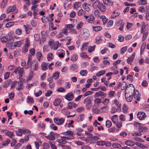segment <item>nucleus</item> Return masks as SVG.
<instances>
[{
    "instance_id": "57",
    "label": "nucleus",
    "mask_w": 149,
    "mask_h": 149,
    "mask_svg": "<svg viewBox=\"0 0 149 149\" xmlns=\"http://www.w3.org/2000/svg\"><path fill=\"white\" fill-rule=\"evenodd\" d=\"M85 11L82 9H81L78 12V15H81L83 14H85Z\"/></svg>"
},
{
    "instance_id": "15",
    "label": "nucleus",
    "mask_w": 149,
    "mask_h": 149,
    "mask_svg": "<svg viewBox=\"0 0 149 149\" xmlns=\"http://www.w3.org/2000/svg\"><path fill=\"white\" fill-rule=\"evenodd\" d=\"M98 9L101 12H104L106 11V7L102 3H101Z\"/></svg>"
},
{
    "instance_id": "25",
    "label": "nucleus",
    "mask_w": 149,
    "mask_h": 149,
    "mask_svg": "<svg viewBox=\"0 0 149 149\" xmlns=\"http://www.w3.org/2000/svg\"><path fill=\"white\" fill-rule=\"evenodd\" d=\"M46 33L44 31H42L41 32V39L43 42H44L45 40L46 36L45 34Z\"/></svg>"
},
{
    "instance_id": "3",
    "label": "nucleus",
    "mask_w": 149,
    "mask_h": 149,
    "mask_svg": "<svg viewBox=\"0 0 149 149\" xmlns=\"http://www.w3.org/2000/svg\"><path fill=\"white\" fill-rule=\"evenodd\" d=\"M65 120V119L63 118H55L54 119V121L56 124L58 125H62Z\"/></svg>"
},
{
    "instance_id": "45",
    "label": "nucleus",
    "mask_w": 149,
    "mask_h": 149,
    "mask_svg": "<svg viewBox=\"0 0 149 149\" xmlns=\"http://www.w3.org/2000/svg\"><path fill=\"white\" fill-rule=\"evenodd\" d=\"M94 19V16H91L88 19V21L89 23H92L93 22Z\"/></svg>"
},
{
    "instance_id": "60",
    "label": "nucleus",
    "mask_w": 149,
    "mask_h": 149,
    "mask_svg": "<svg viewBox=\"0 0 149 149\" xmlns=\"http://www.w3.org/2000/svg\"><path fill=\"white\" fill-rule=\"evenodd\" d=\"M127 84L125 82H123L121 84V88L122 90H123L125 89Z\"/></svg>"
},
{
    "instance_id": "44",
    "label": "nucleus",
    "mask_w": 149,
    "mask_h": 149,
    "mask_svg": "<svg viewBox=\"0 0 149 149\" xmlns=\"http://www.w3.org/2000/svg\"><path fill=\"white\" fill-rule=\"evenodd\" d=\"M45 137L46 139L50 141H54L55 140V138L53 137V136H52L50 135L46 136Z\"/></svg>"
},
{
    "instance_id": "31",
    "label": "nucleus",
    "mask_w": 149,
    "mask_h": 149,
    "mask_svg": "<svg viewBox=\"0 0 149 149\" xmlns=\"http://www.w3.org/2000/svg\"><path fill=\"white\" fill-rule=\"evenodd\" d=\"M54 142H50L49 143L50 144V146L52 149H56L57 148L55 144H54Z\"/></svg>"
},
{
    "instance_id": "55",
    "label": "nucleus",
    "mask_w": 149,
    "mask_h": 149,
    "mask_svg": "<svg viewBox=\"0 0 149 149\" xmlns=\"http://www.w3.org/2000/svg\"><path fill=\"white\" fill-rule=\"evenodd\" d=\"M57 91L59 92H63L65 91V88L63 87H59L58 88Z\"/></svg>"
},
{
    "instance_id": "9",
    "label": "nucleus",
    "mask_w": 149,
    "mask_h": 149,
    "mask_svg": "<svg viewBox=\"0 0 149 149\" xmlns=\"http://www.w3.org/2000/svg\"><path fill=\"white\" fill-rule=\"evenodd\" d=\"M133 95H129L127 93H125V99L127 101L129 102H131L133 98Z\"/></svg>"
},
{
    "instance_id": "63",
    "label": "nucleus",
    "mask_w": 149,
    "mask_h": 149,
    "mask_svg": "<svg viewBox=\"0 0 149 149\" xmlns=\"http://www.w3.org/2000/svg\"><path fill=\"white\" fill-rule=\"evenodd\" d=\"M52 93V91H51L48 90L47 91V92L45 93V95L46 97H49L51 95Z\"/></svg>"
},
{
    "instance_id": "37",
    "label": "nucleus",
    "mask_w": 149,
    "mask_h": 149,
    "mask_svg": "<svg viewBox=\"0 0 149 149\" xmlns=\"http://www.w3.org/2000/svg\"><path fill=\"white\" fill-rule=\"evenodd\" d=\"M93 29L95 31H98L102 29V28L101 26H93Z\"/></svg>"
},
{
    "instance_id": "32",
    "label": "nucleus",
    "mask_w": 149,
    "mask_h": 149,
    "mask_svg": "<svg viewBox=\"0 0 149 149\" xmlns=\"http://www.w3.org/2000/svg\"><path fill=\"white\" fill-rule=\"evenodd\" d=\"M78 59L77 55L76 54L72 55L71 58V60L72 61H74L77 60Z\"/></svg>"
},
{
    "instance_id": "22",
    "label": "nucleus",
    "mask_w": 149,
    "mask_h": 149,
    "mask_svg": "<svg viewBox=\"0 0 149 149\" xmlns=\"http://www.w3.org/2000/svg\"><path fill=\"white\" fill-rule=\"evenodd\" d=\"M22 44V42L21 41H17L14 43V46L15 47H19Z\"/></svg>"
},
{
    "instance_id": "47",
    "label": "nucleus",
    "mask_w": 149,
    "mask_h": 149,
    "mask_svg": "<svg viewBox=\"0 0 149 149\" xmlns=\"http://www.w3.org/2000/svg\"><path fill=\"white\" fill-rule=\"evenodd\" d=\"M54 42L52 40H49L48 42V45L49 46L51 49H53V47L52 46L53 45H55L54 44Z\"/></svg>"
},
{
    "instance_id": "34",
    "label": "nucleus",
    "mask_w": 149,
    "mask_h": 149,
    "mask_svg": "<svg viewBox=\"0 0 149 149\" xmlns=\"http://www.w3.org/2000/svg\"><path fill=\"white\" fill-rule=\"evenodd\" d=\"M17 22H12L7 23L6 25V28H8L13 25L15 23H17Z\"/></svg>"
},
{
    "instance_id": "21",
    "label": "nucleus",
    "mask_w": 149,
    "mask_h": 149,
    "mask_svg": "<svg viewBox=\"0 0 149 149\" xmlns=\"http://www.w3.org/2000/svg\"><path fill=\"white\" fill-rule=\"evenodd\" d=\"M83 8L87 11H89L90 10V9L87 6V4L86 3H84L82 5Z\"/></svg>"
},
{
    "instance_id": "14",
    "label": "nucleus",
    "mask_w": 149,
    "mask_h": 149,
    "mask_svg": "<svg viewBox=\"0 0 149 149\" xmlns=\"http://www.w3.org/2000/svg\"><path fill=\"white\" fill-rule=\"evenodd\" d=\"M135 55V53H134L131 57H128L127 59V62L128 63L131 64V63H132L133 60Z\"/></svg>"
},
{
    "instance_id": "23",
    "label": "nucleus",
    "mask_w": 149,
    "mask_h": 149,
    "mask_svg": "<svg viewBox=\"0 0 149 149\" xmlns=\"http://www.w3.org/2000/svg\"><path fill=\"white\" fill-rule=\"evenodd\" d=\"M105 72L106 71L105 70H101L99 71L96 74V76L97 77H100L104 74Z\"/></svg>"
},
{
    "instance_id": "19",
    "label": "nucleus",
    "mask_w": 149,
    "mask_h": 149,
    "mask_svg": "<svg viewBox=\"0 0 149 149\" xmlns=\"http://www.w3.org/2000/svg\"><path fill=\"white\" fill-rule=\"evenodd\" d=\"M100 18L102 19L103 24H105L107 22V19L104 15H101L100 16Z\"/></svg>"
},
{
    "instance_id": "18",
    "label": "nucleus",
    "mask_w": 149,
    "mask_h": 149,
    "mask_svg": "<svg viewBox=\"0 0 149 149\" xmlns=\"http://www.w3.org/2000/svg\"><path fill=\"white\" fill-rule=\"evenodd\" d=\"M91 99L90 97H87L85 99L84 103L85 104H91Z\"/></svg>"
},
{
    "instance_id": "5",
    "label": "nucleus",
    "mask_w": 149,
    "mask_h": 149,
    "mask_svg": "<svg viewBox=\"0 0 149 149\" xmlns=\"http://www.w3.org/2000/svg\"><path fill=\"white\" fill-rule=\"evenodd\" d=\"M83 33L81 34L84 39H86L88 38L89 36V31L85 29L83 31Z\"/></svg>"
},
{
    "instance_id": "46",
    "label": "nucleus",
    "mask_w": 149,
    "mask_h": 149,
    "mask_svg": "<svg viewBox=\"0 0 149 149\" xmlns=\"http://www.w3.org/2000/svg\"><path fill=\"white\" fill-rule=\"evenodd\" d=\"M127 49V47H124L122 48L120 50L121 54H124L125 52L126 51Z\"/></svg>"
},
{
    "instance_id": "28",
    "label": "nucleus",
    "mask_w": 149,
    "mask_h": 149,
    "mask_svg": "<svg viewBox=\"0 0 149 149\" xmlns=\"http://www.w3.org/2000/svg\"><path fill=\"white\" fill-rule=\"evenodd\" d=\"M27 102L28 103H33L34 102V100L33 98L30 96H28L27 97Z\"/></svg>"
},
{
    "instance_id": "13",
    "label": "nucleus",
    "mask_w": 149,
    "mask_h": 149,
    "mask_svg": "<svg viewBox=\"0 0 149 149\" xmlns=\"http://www.w3.org/2000/svg\"><path fill=\"white\" fill-rule=\"evenodd\" d=\"M49 63L46 62L42 63L41 65V67L43 70H47V67L48 66Z\"/></svg>"
},
{
    "instance_id": "53",
    "label": "nucleus",
    "mask_w": 149,
    "mask_h": 149,
    "mask_svg": "<svg viewBox=\"0 0 149 149\" xmlns=\"http://www.w3.org/2000/svg\"><path fill=\"white\" fill-rule=\"evenodd\" d=\"M105 142L103 141H100L97 142V144L99 146H104L105 144Z\"/></svg>"
},
{
    "instance_id": "11",
    "label": "nucleus",
    "mask_w": 149,
    "mask_h": 149,
    "mask_svg": "<svg viewBox=\"0 0 149 149\" xmlns=\"http://www.w3.org/2000/svg\"><path fill=\"white\" fill-rule=\"evenodd\" d=\"M101 3H100V1L99 0L96 1L92 5V6L93 8L95 9L99 8L100 6Z\"/></svg>"
},
{
    "instance_id": "39",
    "label": "nucleus",
    "mask_w": 149,
    "mask_h": 149,
    "mask_svg": "<svg viewBox=\"0 0 149 149\" xmlns=\"http://www.w3.org/2000/svg\"><path fill=\"white\" fill-rule=\"evenodd\" d=\"M57 142L63 144H65L67 143V141H66L63 138L61 139H58Z\"/></svg>"
},
{
    "instance_id": "26",
    "label": "nucleus",
    "mask_w": 149,
    "mask_h": 149,
    "mask_svg": "<svg viewBox=\"0 0 149 149\" xmlns=\"http://www.w3.org/2000/svg\"><path fill=\"white\" fill-rule=\"evenodd\" d=\"M10 139H7L6 141L4 142H3L2 143V144L3 146H6L10 143Z\"/></svg>"
},
{
    "instance_id": "20",
    "label": "nucleus",
    "mask_w": 149,
    "mask_h": 149,
    "mask_svg": "<svg viewBox=\"0 0 149 149\" xmlns=\"http://www.w3.org/2000/svg\"><path fill=\"white\" fill-rule=\"evenodd\" d=\"M59 72H56L53 74L52 76V77L56 80L59 78Z\"/></svg>"
},
{
    "instance_id": "50",
    "label": "nucleus",
    "mask_w": 149,
    "mask_h": 149,
    "mask_svg": "<svg viewBox=\"0 0 149 149\" xmlns=\"http://www.w3.org/2000/svg\"><path fill=\"white\" fill-rule=\"evenodd\" d=\"M81 3L80 2H76L74 4V7L73 8L77 9L79 7L78 5L79 4H81Z\"/></svg>"
},
{
    "instance_id": "41",
    "label": "nucleus",
    "mask_w": 149,
    "mask_h": 149,
    "mask_svg": "<svg viewBox=\"0 0 149 149\" xmlns=\"http://www.w3.org/2000/svg\"><path fill=\"white\" fill-rule=\"evenodd\" d=\"M11 81H12L11 79L8 80L5 82V84L3 85V87L6 88Z\"/></svg>"
},
{
    "instance_id": "42",
    "label": "nucleus",
    "mask_w": 149,
    "mask_h": 149,
    "mask_svg": "<svg viewBox=\"0 0 149 149\" xmlns=\"http://www.w3.org/2000/svg\"><path fill=\"white\" fill-rule=\"evenodd\" d=\"M6 46L7 47L11 49H13V47H14L13 44L10 43H8L6 45Z\"/></svg>"
},
{
    "instance_id": "51",
    "label": "nucleus",
    "mask_w": 149,
    "mask_h": 149,
    "mask_svg": "<svg viewBox=\"0 0 149 149\" xmlns=\"http://www.w3.org/2000/svg\"><path fill=\"white\" fill-rule=\"evenodd\" d=\"M50 128L54 130H57L58 129V127L54 124H52L50 125Z\"/></svg>"
},
{
    "instance_id": "49",
    "label": "nucleus",
    "mask_w": 149,
    "mask_h": 149,
    "mask_svg": "<svg viewBox=\"0 0 149 149\" xmlns=\"http://www.w3.org/2000/svg\"><path fill=\"white\" fill-rule=\"evenodd\" d=\"M70 68L72 70L76 69L77 68V65L76 64H73L70 66Z\"/></svg>"
},
{
    "instance_id": "38",
    "label": "nucleus",
    "mask_w": 149,
    "mask_h": 149,
    "mask_svg": "<svg viewBox=\"0 0 149 149\" xmlns=\"http://www.w3.org/2000/svg\"><path fill=\"white\" fill-rule=\"evenodd\" d=\"M58 43V41H57L54 42V44H55V45H53L52 46L53 47V49H52L53 50H56L58 48V45H57V44Z\"/></svg>"
},
{
    "instance_id": "59",
    "label": "nucleus",
    "mask_w": 149,
    "mask_h": 149,
    "mask_svg": "<svg viewBox=\"0 0 149 149\" xmlns=\"http://www.w3.org/2000/svg\"><path fill=\"white\" fill-rule=\"evenodd\" d=\"M112 123L109 120H107L106 122V126L108 127H109L112 125Z\"/></svg>"
},
{
    "instance_id": "8",
    "label": "nucleus",
    "mask_w": 149,
    "mask_h": 149,
    "mask_svg": "<svg viewBox=\"0 0 149 149\" xmlns=\"http://www.w3.org/2000/svg\"><path fill=\"white\" fill-rule=\"evenodd\" d=\"M65 98L68 101H70L74 98V95L72 93H68L65 96Z\"/></svg>"
},
{
    "instance_id": "7",
    "label": "nucleus",
    "mask_w": 149,
    "mask_h": 149,
    "mask_svg": "<svg viewBox=\"0 0 149 149\" xmlns=\"http://www.w3.org/2000/svg\"><path fill=\"white\" fill-rule=\"evenodd\" d=\"M140 95L139 91L137 90H136L134 91V98L136 99L138 101H139L140 100Z\"/></svg>"
},
{
    "instance_id": "35",
    "label": "nucleus",
    "mask_w": 149,
    "mask_h": 149,
    "mask_svg": "<svg viewBox=\"0 0 149 149\" xmlns=\"http://www.w3.org/2000/svg\"><path fill=\"white\" fill-rule=\"evenodd\" d=\"M84 114L79 115L77 119V121L79 122L82 121L84 119Z\"/></svg>"
},
{
    "instance_id": "58",
    "label": "nucleus",
    "mask_w": 149,
    "mask_h": 149,
    "mask_svg": "<svg viewBox=\"0 0 149 149\" xmlns=\"http://www.w3.org/2000/svg\"><path fill=\"white\" fill-rule=\"evenodd\" d=\"M124 23L123 22V21L122 20H120L118 22L116 23V26H121L122 24H123Z\"/></svg>"
},
{
    "instance_id": "33",
    "label": "nucleus",
    "mask_w": 149,
    "mask_h": 149,
    "mask_svg": "<svg viewBox=\"0 0 149 149\" xmlns=\"http://www.w3.org/2000/svg\"><path fill=\"white\" fill-rule=\"evenodd\" d=\"M53 54L51 53H49L47 55V58L48 61H50L53 58Z\"/></svg>"
},
{
    "instance_id": "43",
    "label": "nucleus",
    "mask_w": 149,
    "mask_h": 149,
    "mask_svg": "<svg viewBox=\"0 0 149 149\" xmlns=\"http://www.w3.org/2000/svg\"><path fill=\"white\" fill-rule=\"evenodd\" d=\"M83 23L82 22H80L77 25L76 29L78 30H79L81 28L82 26Z\"/></svg>"
},
{
    "instance_id": "61",
    "label": "nucleus",
    "mask_w": 149,
    "mask_h": 149,
    "mask_svg": "<svg viewBox=\"0 0 149 149\" xmlns=\"http://www.w3.org/2000/svg\"><path fill=\"white\" fill-rule=\"evenodd\" d=\"M120 13L119 12H117L116 11H114L113 12V18H115L116 17H117L120 14Z\"/></svg>"
},
{
    "instance_id": "40",
    "label": "nucleus",
    "mask_w": 149,
    "mask_h": 149,
    "mask_svg": "<svg viewBox=\"0 0 149 149\" xmlns=\"http://www.w3.org/2000/svg\"><path fill=\"white\" fill-rule=\"evenodd\" d=\"M8 0H3L1 3V7L4 8L7 5Z\"/></svg>"
},
{
    "instance_id": "6",
    "label": "nucleus",
    "mask_w": 149,
    "mask_h": 149,
    "mask_svg": "<svg viewBox=\"0 0 149 149\" xmlns=\"http://www.w3.org/2000/svg\"><path fill=\"white\" fill-rule=\"evenodd\" d=\"M146 116L145 113L143 112H139L137 115L138 118L141 120L144 119Z\"/></svg>"
},
{
    "instance_id": "64",
    "label": "nucleus",
    "mask_w": 149,
    "mask_h": 149,
    "mask_svg": "<svg viewBox=\"0 0 149 149\" xmlns=\"http://www.w3.org/2000/svg\"><path fill=\"white\" fill-rule=\"evenodd\" d=\"M16 33L18 35H20L22 33V30L19 29H17L16 30Z\"/></svg>"
},
{
    "instance_id": "48",
    "label": "nucleus",
    "mask_w": 149,
    "mask_h": 149,
    "mask_svg": "<svg viewBox=\"0 0 149 149\" xmlns=\"http://www.w3.org/2000/svg\"><path fill=\"white\" fill-rule=\"evenodd\" d=\"M140 5H144L147 4L146 0H140L138 2Z\"/></svg>"
},
{
    "instance_id": "27",
    "label": "nucleus",
    "mask_w": 149,
    "mask_h": 149,
    "mask_svg": "<svg viewBox=\"0 0 149 149\" xmlns=\"http://www.w3.org/2000/svg\"><path fill=\"white\" fill-rule=\"evenodd\" d=\"M24 68H20L19 67L18 70V73L20 77H22L23 73Z\"/></svg>"
},
{
    "instance_id": "4",
    "label": "nucleus",
    "mask_w": 149,
    "mask_h": 149,
    "mask_svg": "<svg viewBox=\"0 0 149 149\" xmlns=\"http://www.w3.org/2000/svg\"><path fill=\"white\" fill-rule=\"evenodd\" d=\"M12 11H14L15 14L17 13L18 12V10L16 9L15 6L14 5L12 6H10L8 8L7 10L6 13H9Z\"/></svg>"
},
{
    "instance_id": "62",
    "label": "nucleus",
    "mask_w": 149,
    "mask_h": 149,
    "mask_svg": "<svg viewBox=\"0 0 149 149\" xmlns=\"http://www.w3.org/2000/svg\"><path fill=\"white\" fill-rule=\"evenodd\" d=\"M36 56L38 60H40V58L42 57V55L41 53L40 52H38L36 54Z\"/></svg>"
},
{
    "instance_id": "1",
    "label": "nucleus",
    "mask_w": 149,
    "mask_h": 149,
    "mask_svg": "<svg viewBox=\"0 0 149 149\" xmlns=\"http://www.w3.org/2000/svg\"><path fill=\"white\" fill-rule=\"evenodd\" d=\"M27 64L30 66L31 65V70H33L37 71L38 69V63L36 60L32 61L31 57L29 55L28 56V60L27 62Z\"/></svg>"
},
{
    "instance_id": "36",
    "label": "nucleus",
    "mask_w": 149,
    "mask_h": 149,
    "mask_svg": "<svg viewBox=\"0 0 149 149\" xmlns=\"http://www.w3.org/2000/svg\"><path fill=\"white\" fill-rule=\"evenodd\" d=\"M87 71L86 70H81L80 72V74L82 76H86L87 74Z\"/></svg>"
},
{
    "instance_id": "16",
    "label": "nucleus",
    "mask_w": 149,
    "mask_h": 149,
    "mask_svg": "<svg viewBox=\"0 0 149 149\" xmlns=\"http://www.w3.org/2000/svg\"><path fill=\"white\" fill-rule=\"evenodd\" d=\"M125 143L126 145L130 146H133L135 144L133 141L130 140H128Z\"/></svg>"
},
{
    "instance_id": "10",
    "label": "nucleus",
    "mask_w": 149,
    "mask_h": 149,
    "mask_svg": "<svg viewBox=\"0 0 149 149\" xmlns=\"http://www.w3.org/2000/svg\"><path fill=\"white\" fill-rule=\"evenodd\" d=\"M95 95L97 97L101 96V98H103L105 97L106 96V94L102 92L99 91L96 93L95 94Z\"/></svg>"
},
{
    "instance_id": "54",
    "label": "nucleus",
    "mask_w": 149,
    "mask_h": 149,
    "mask_svg": "<svg viewBox=\"0 0 149 149\" xmlns=\"http://www.w3.org/2000/svg\"><path fill=\"white\" fill-rule=\"evenodd\" d=\"M8 95L9 98L10 100H12L14 97V93L13 92L9 93Z\"/></svg>"
},
{
    "instance_id": "29",
    "label": "nucleus",
    "mask_w": 149,
    "mask_h": 149,
    "mask_svg": "<svg viewBox=\"0 0 149 149\" xmlns=\"http://www.w3.org/2000/svg\"><path fill=\"white\" fill-rule=\"evenodd\" d=\"M61 102L60 100L59 99H56L54 101V104L55 106H57L59 105Z\"/></svg>"
},
{
    "instance_id": "12",
    "label": "nucleus",
    "mask_w": 149,
    "mask_h": 149,
    "mask_svg": "<svg viewBox=\"0 0 149 149\" xmlns=\"http://www.w3.org/2000/svg\"><path fill=\"white\" fill-rule=\"evenodd\" d=\"M103 2L104 4L109 6H113V1L110 0H103Z\"/></svg>"
},
{
    "instance_id": "30",
    "label": "nucleus",
    "mask_w": 149,
    "mask_h": 149,
    "mask_svg": "<svg viewBox=\"0 0 149 149\" xmlns=\"http://www.w3.org/2000/svg\"><path fill=\"white\" fill-rule=\"evenodd\" d=\"M112 146L113 148H120L121 147V146L119 144L115 143L112 144Z\"/></svg>"
},
{
    "instance_id": "56",
    "label": "nucleus",
    "mask_w": 149,
    "mask_h": 149,
    "mask_svg": "<svg viewBox=\"0 0 149 149\" xmlns=\"http://www.w3.org/2000/svg\"><path fill=\"white\" fill-rule=\"evenodd\" d=\"M101 37L100 36H97L95 38L96 42L97 44L100 43V42L101 41L100 39Z\"/></svg>"
},
{
    "instance_id": "24",
    "label": "nucleus",
    "mask_w": 149,
    "mask_h": 149,
    "mask_svg": "<svg viewBox=\"0 0 149 149\" xmlns=\"http://www.w3.org/2000/svg\"><path fill=\"white\" fill-rule=\"evenodd\" d=\"M6 134L12 139L14 135V133L12 132L7 131V132H6Z\"/></svg>"
},
{
    "instance_id": "17",
    "label": "nucleus",
    "mask_w": 149,
    "mask_h": 149,
    "mask_svg": "<svg viewBox=\"0 0 149 149\" xmlns=\"http://www.w3.org/2000/svg\"><path fill=\"white\" fill-rule=\"evenodd\" d=\"M60 54H58V56L60 58H63L65 54V52L62 49H59L58 50Z\"/></svg>"
},
{
    "instance_id": "2",
    "label": "nucleus",
    "mask_w": 149,
    "mask_h": 149,
    "mask_svg": "<svg viewBox=\"0 0 149 149\" xmlns=\"http://www.w3.org/2000/svg\"><path fill=\"white\" fill-rule=\"evenodd\" d=\"M134 125L138 128V131L139 132H146L148 129L147 127L142 126L143 124L140 123L135 122L134 123Z\"/></svg>"
},
{
    "instance_id": "52",
    "label": "nucleus",
    "mask_w": 149,
    "mask_h": 149,
    "mask_svg": "<svg viewBox=\"0 0 149 149\" xmlns=\"http://www.w3.org/2000/svg\"><path fill=\"white\" fill-rule=\"evenodd\" d=\"M146 46V43L145 42L143 43L141 45V54L142 52L143 51V49H145Z\"/></svg>"
}]
</instances>
